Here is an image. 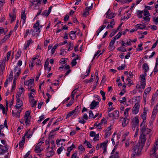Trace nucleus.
<instances>
[{
	"instance_id": "0e129e2a",
	"label": "nucleus",
	"mask_w": 158,
	"mask_h": 158,
	"mask_svg": "<svg viewBox=\"0 0 158 158\" xmlns=\"http://www.w3.org/2000/svg\"><path fill=\"white\" fill-rule=\"evenodd\" d=\"M118 145H117L116 144L114 147V149H113V150H112L111 153V154H113L115 151V150H116V149L117 148V147Z\"/></svg>"
},
{
	"instance_id": "603ef678",
	"label": "nucleus",
	"mask_w": 158,
	"mask_h": 158,
	"mask_svg": "<svg viewBox=\"0 0 158 158\" xmlns=\"http://www.w3.org/2000/svg\"><path fill=\"white\" fill-rule=\"evenodd\" d=\"M11 52L9 51L7 53L6 61H8L9 59V57L10 56Z\"/></svg>"
},
{
	"instance_id": "39448f33",
	"label": "nucleus",
	"mask_w": 158,
	"mask_h": 158,
	"mask_svg": "<svg viewBox=\"0 0 158 158\" xmlns=\"http://www.w3.org/2000/svg\"><path fill=\"white\" fill-rule=\"evenodd\" d=\"M146 135L144 134H141L140 136V139L137 143L140 144V145H142L144 146L146 140L145 137Z\"/></svg>"
},
{
	"instance_id": "4be33fe9",
	"label": "nucleus",
	"mask_w": 158,
	"mask_h": 158,
	"mask_svg": "<svg viewBox=\"0 0 158 158\" xmlns=\"http://www.w3.org/2000/svg\"><path fill=\"white\" fill-rule=\"evenodd\" d=\"M25 141V138L24 137H23L22 138V140L19 142V146L20 148H22L23 146Z\"/></svg>"
},
{
	"instance_id": "a19ab883",
	"label": "nucleus",
	"mask_w": 158,
	"mask_h": 158,
	"mask_svg": "<svg viewBox=\"0 0 158 158\" xmlns=\"http://www.w3.org/2000/svg\"><path fill=\"white\" fill-rule=\"evenodd\" d=\"M30 112L29 110L27 111L25 113V115L24 117V118H28V117L30 115Z\"/></svg>"
},
{
	"instance_id": "e2e57ef3",
	"label": "nucleus",
	"mask_w": 158,
	"mask_h": 158,
	"mask_svg": "<svg viewBox=\"0 0 158 158\" xmlns=\"http://www.w3.org/2000/svg\"><path fill=\"white\" fill-rule=\"evenodd\" d=\"M33 94L34 95V93H32V92H31L29 94H28V96L30 99H33L34 97L33 96Z\"/></svg>"
},
{
	"instance_id": "9d476101",
	"label": "nucleus",
	"mask_w": 158,
	"mask_h": 158,
	"mask_svg": "<svg viewBox=\"0 0 158 158\" xmlns=\"http://www.w3.org/2000/svg\"><path fill=\"white\" fill-rule=\"evenodd\" d=\"M119 112L118 110H115L112 113L108 114V116L114 119H116L117 117H119Z\"/></svg>"
},
{
	"instance_id": "20e7f679",
	"label": "nucleus",
	"mask_w": 158,
	"mask_h": 158,
	"mask_svg": "<svg viewBox=\"0 0 158 158\" xmlns=\"http://www.w3.org/2000/svg\"><path fill=\"white\" fill-rule=\"evenodd\" d=\"M81 106H77L76 107L75 109L72 110V111L69 112L67 115L66 118L67 119V118H69L70 116L73 115L75 116L76 115H77L78 114L80 110Z\"/></svg>"
},
{
	"instance_id": "dca6fc26",
	"label": "nucleus",
	"mask_w": 158,
	"mask_h": 158,
	"mask_svg": "<svg viewBox=\"0 0 158 158\" xmlns=\"http://www.w3.org/2000/svg\"><path fill=\"white\" fill-rule=\"evenodd\" d=\"M99 104L98 102H96L95 100H94L90 105V109H94Z\"/></svg>"
},
{
	"instance_id": "a18cd8bd",
	"label": "nucleus",
	"mask_w": 158,
	"mask_h": 158,
	"mask_svg": "<svg viewBox=\"0 0 158 158\" xmlns=\"http://www.w3.org/2000/svg\"><path fill=\"white\" fill-rule=\"evenodd\" d=\"M45 118V117L44 115H42L40 117V119L38 121V123H40Z\"/></svg>"
},
{
	"instance_id": "2f4dec72",
	"label": "nucleus",
	"mask_w": 158,
	"mask_h": 158,
	"mask_svg": "<svg viewBox=\"0 0 158 158\" xmlns=\"http://www.w3.org/2000/svg\"><path fill=\"white\" fill-rule=\"evenodd\" d=\"M114 17V14H112V13L109 14H107L106 15V18L111 19Z\"/></svg>"
},
{
	"instance_id": "ddd939ff",
	"label": "nucleus",
	"mask_w": 158,
	"mask_h": 158,
	"mask_svg": "<svg viewBox=\"0 0 158 158\" xmlns=\"http://www.w3.org/2000/svg\"><path fill=\"white\" fill-rule=\"evenodd\" d=\"M42 144V142H40L38 143L36 146H35V151L36 152V153L41 152L42 150V149L40 148V147Z\"/></svg>"
},
{
	"instance_id": "2eb2a0df",
	"label": "nucleus",
	"mask_w": 158,
	"mask_h": 158,
	"mask_svg": "<svg viewBox=\"0 0 158 158\" xmlns=\"http://www.w3.org/2000/svg\"><path fill=\"white\" fill-rule=\"evenodd\" d=\"M5 149L2 148H0V155H2L6 152H8V146L7 145H5Z\"/></svg>"
},
{
	"instance_id": "4468645a",
	"label": "nucleus",
	"mask_w": 158,
	"mask_h": 158,
	"mask_svg": "<svg viewBox=\"0 0 158 158\" xmlns=\"http://www.w3.org/2000/svg\"><path fill=\"white\" fill-rule=\"evenodd\" d=\"M52 6H51L48 9V11L47 10H44L42 13V15L43 16H45L46 17H48L50 13L52 8Z\"/></svg>"
},
{
	"instance_id": "c9c22d12",
	"label": "nucleus",
	"mask_w": 158,
	"mask_h": 158,
	"mask_svg": "<svg viewBox=\"0 0 158 158\" xmlns=\"http://www.w3.org/2000/svg\"><path fill=\"white\" fill-rule=\"evenodd\" d=\"M77 89H75L74 90L72 93V95H71L72 99V101H73L74 99V94H75L76 92L75 91Z\"/></svg>"
},
{
	"instance_id": "a211bd4d",
	"label": "nucleus",
	"mask_w": 158,
	"mask_h": 158,
	"mask_svg": "<svg viewBox=\"0 0 158 158\" xmlns=\"http://www.w3.org/2000/svg\"><path fill=\"white\" fill-rule=\"evenodd\" d=\"M158 95V89L156 91L155 93L153 94L152 96V98L151 99V104H152V105H153V103L154 102L155 98L157 97Z\"/></svg>"
},
{
	"instance_id": "7ed1b4c3",
	"label": "nucleus",
	"mask_w": 158,
	"mask_h": 158,
	"mask_svg": "<svg viewBox=\"0 0 158 158\" xmlns=\"http://www.w3.org/2000/svg\"><path fill=\"white\" fill-rule=\"evenodd\" d=\"M143 147V145H140V144L137 143L135 145L133 148V152L135 153L138 156H139L141 154V151Z\"/></svg>"
},
{
	"instance_id": "49530a36",
	"label": "nucleus",
	"mask_w": 158,
	"mask_h": 158,
	"mask_svg": "<svg viewBox=\"0 0 158 158\" xmlns=\"http://www.w3.org/2000/svg\"><path fill=\"white\" fill-rule=\"evenodd\" d=\"M77 59H73L71 62V64L73 66H75L77 64V62L76 61Z\"/></svg>"
},
{
	"instance_id": "473e14b6",
	"label": "nucleus",
	"mask_w": 158,
	"mask_h": 158,
	"mask_svg": "<svg viewBox=\"0 0 158 158\" xmlns=\"http://www.w3.org/2000/svg\"><path fill=\"white\" fill-rule=\"evenodd\" d=\"M84 144H86L87 146L89 148H92V146L89 142H88L86 140L84 142Z\"/></svg>"
},
{
	"instance_id": "1a4fd4ad",
	"label": "nucleus",
	"mask_w": 158,
	"mask_h": 158,
	"mask_svg": "<svg viewBox=\"0 0 158 158\" xmlns=\"http://www.w3.org/2000/svg\"><path fill=\"white\" fill-rule=\"evenodd\" d=\"M108 142V141H106L101 143L100 148L101 150H103V153L106 152L107 147V144Z\"/></svg>"
},
{
	"instance_id": "69168bd1",
	"label": "nucleus",
	"mask_w": 158,
	"mask_h": 158,
	"mask_svg": "<svg viewBox=\"0 0 158 158\" xmlns=\"http://www.w3.org/2000/svg\"><path fill=\"white\" fill-rule=\"evenodd\" d=\"M60 51L61 52H60V55H64L66 52V51H64V49H61L60 50Z\"/></svg>"
},
{
	"instance_id": "de8ad7c7",
	"label": "nucleus",
	"mask_w": 158,
	"mask_h": 158,
	"mask_svg": "<svg viewBox=\"0 0 158 158\" xmlns=\"http://www.w3.org/2000/svg\"><path fill=\"white\" fill-rule=\"evenodd\" d=\"M20 55H21V52H19V51H18L16 55L15 59H18L20 56Z\"/></svg>"
},
{
	"instance_id": "5701e85b",
	"label": "nucleus",
	"mask_w": 158,
	"mask_h": 158,
	"mask_svg": "<svg viewBox=\"0 0 158 158\" xmlns=\"http://www.w3.org/2000/svg\"><path fill=\"white\" fill-rule=\"evenodd\" d=\"M31 42L32 40L31 39H30L29 40H27L26 43L24 44V47L25 50L29 46L31 43Z\"/></svg>"
},
{
	"instance_id": "338daca9",
	"label": "nucleus",
	"mask_w": 158,
	"mask_h": 158,
	"mask_svg": "<svg viewBox=\"0 0 158 158\" xmlns=\"http://www.w3.org/2000/svg\"><path fill=\"white\" fill-rule=\"evenodd\" d=\"M96 134L95 132L93 131H91L90 132V136L91 137H93L95 136Z\"/></svg>"
},
{
	"instance_id": "774afa93",
	"label": "nucleus",
	"mask_w": 158,
	"mask_h": 158,
	"mask_svg": "<svg viewBox=\"0 0 158 158\" xmlns=\"http://www.w3.org/2000/svg\"><path fill=\"white\" fill-rule=\"evenodd\" d=\"M154 21L156 25H157L158 24V16L154 19Z\"/></svg>"
},
{
	"instance_id": "393cba45",
	"label": "nucleus",
	"mask_w": 158,
	"mask_h": 158,
	"mask_svg": "<svg viewBox=\"0 0 158 158\" xmlns=\"http://www.w3.org/2000/svg\"><path fill=\"white\" fill-rule=\"evenodd\" d=\"M37 101L34 99H32L31 100V105L32 107H34L35 106L37 103Z\"/></svg>"
},
{
	"instance_id": "0eeeda50",
	"label": "nucleus",
	"mask_w": 158,
	"mask_h": 158,
	"mask_svg": "<svg viewBox=\"0 0 158 158\" xmlns=\"http://www.w3.org/2000/svg\"><path fill=\"white\" fill-rule=\"evenodd\" d=\"M158 149H157L156 148H155L153 147L152 148L150 152V155L151 158H155V157L158 156L156 152V151Z\"/></svg>"
},
{
	"instance_id": "bb28decb",
	"label": "nucleus",
	"mask_w": 158,
	"mask_h": 158,
	"mask_svg": "<svg viewBox=\"0 0 158 158\" xmlns=\"http://www.w3.org/2000/svg\"><path fill=\"white\" fill-rule=\"evenodd\" d=\"M144 111L142 114V118L143 120H145L147 116V113L145 111V110Z\"/></svg>"
},
{
	"instance_id": "4c0bfd02",
	"label": "nucleus",
	"mask_w": 158,
	"mask_h": 158,
	"mask_svg": "<svg viewBox=\"0 0 158 158\" xmlns=\"http://www.w3.org/2000/svg\"><path fill=\"white\" fill-rule=\"evenodd\" d=\"M93 76L92 75H91V78H90V79L89 80H85V82L87 83H88L93 82L94 81V78H93Z\"/></svg>"
},
{
	"instance_id": "680f3d73",
	"label": "nucleus",
	"mask_w": 158,
	"mask_h": 158,
	"mask_svg": "<svg viewBox=\"0 0 158 158\" xmlns=\"http://www.w3.org/2000/svg\"><path fill=\"white\" fill-rule=\"evenodd\" d=\"M95 75H96V80L95 81L96 82V83H97L98 82V80H99V77H98V73L97 72L95 73Z\"/></svg>"
},
{
	"instance_id": "72a5a7b5",
	"label": "nucleus",
	"mask_w": 158,
	"mask_h": 158,
	"mask_svg": "<svg viewBox=\"0 0 158 158\" xmlns=\"http://www.w3.org/2000/svg\"><path fill=\"white\" fill-rule=\"evenodd\" d=\"M148 88H147V89H146L144 93L143 94V99H146L147 97V95L148 94V90L147 89Z\"/></svg>"
},
{
	"instance_id": "f03ea898",
	"label": "nucleus",
	"mask_w": 158,
	"mask_h": 158,
	"mask_svg": "<svg viewBox=\"0 0 158 158\" xmlns=\"http://www.w3.org/2000/svg\"><path fill=\"white\" fill-rule=\"evenodd\" d=\"M148 7V6H145V9L141 11L138 10L137 11V14L138 17L139 18H142V14L143 13V15L145 17H143L144 20L148 21V11L147 8Z\"/></svg>"
},
{
	"instance_id": "cd10ccee",
	"label": "nucleus",
	"mask_w": 158,
	"mask_h": 158,
	"mask_svg": "<svg viewBox=\"0 0 158 158\" xmlns=\"http://www.w3.org/2000/svg\"><path fill=\"white\" fill-rule=\"evenodd\" d=\"M115 40L114 38H112L111 41L110 42L109 44V46L110 47H111L113 46L114 44Z\"/></svg>"
},
{
	"instance_id": "f8f14e48",
	"label": "nucleus",
	"mask_w": 158,
	"mask_h": 158,
	"mask_svg": "<svg viewBox=\"0 0 158 158\" xmlns=\"http://www.w3.org/2000/svg\"><path fill=\"white\" fill-rule=\"evenodd\" d=\"M133 124L135 126L134 127L135 128H138L139 127V120L137 116H136L134 118L133 121Z\"/></svg>"
},
{
	"instance_id": "aec40b11",
	"label": "nucleus",
	"mask_w": 158,
	"mask_h": 158,
	"mask_svg": "<svg viewBox=\"0 0 158 158\" xmlns=\"http://www.w3.org/2000/svg\"><path fill=\"white\" fill-rule=\"evenodd\" d=\"M135 27L137 29H143L145 28V26L143 24H138L135 25Z\"/></svg>"
},
{
	"instance_id": "3c124183",
	"label": "nucleus",
	"mask_w": 158,
	"mask_h": 158,
	"mask_svg": "<svg viewBox=\"0 0 158 158\" xmlns=\"http://www.w3.org/2000/svg\"><path fill=\"white\" fill-rule=\"evenodd\" d=\"M93 4L92 3L91 4V5L89 7H86L85 8V10H86L89 11L90 10H91L93 8Z\"/></svg>"
},
{
	"instance_id": "58836bf2",
	"label": "nucleus",
	"mask_w": 158,
	"mask_h": 158,
	"mask_svg": "<svg viewBox=\"0 0 158 158\" xmlns=\"http://www.w3.org/2000/svg\"><path fill=\"white\" fill-rule=\"evenodd\" d=\"M13 77V73L12 71H11L10 72V74L9 76V77L7 79L8 80H9L10 81H11Z\"/></svg>"
},
{
	"instance_id": "ea45409f",
	"label": "nucleus",
	"mask_w": 158,
	"mask_h": 158,
	"mask_svg": "<svg viewBox=\"0 0 158 158\" xmlns=\"http://www.w3.org/2000/svg\"><path fill=\"white\" fill-rule=\"evenodd\" d=\"M94 114L93 113V112L92 110H90L89 111V118H93V117H94Z\"/></svg>"
},
{
	"instance_id": "864d4df0",
	"label": "nucleus",
	"mask_w": 158,
	"mask_h": 158,
	"mask_svg": "<svg viewBox=\"0 0 158 158\" xmlns=\"http://www.w3.org/2000/svg\"><path fill=\"white\" fill-rule=\"evenodd\" d=\"M78 149L81 151L84 152L85 151V148L82 145H80L79 146Z\"/></svg>"
},
{
	"instance_id": "bf43d9fd",
	"label": "nucleus",
	"mask_w": 158,
	"mask_h": 158,
	"mask_svg": "<svg viewBox=\"0 0 158 158\" xmlns=\"http://www.w3.org/2000/svg\"><path fill=\"white\" fill-rule=\"evenodd\" d=\"M158 40H157L153 45L152 48L151 49V50H152V49L154 48L158 44Z\"/></svg>"
},
{
	"instance_id": "09e8293b",
	"label": "nucleus",
	"mask_w": 158,
	"mask_h": 158,
	"mask_svg": "<svg viewBox=\"0 0 158 158\" xmlns=\"http://www.w3.org/2000/svg\"><path fill=\"white\" fill-rule=\"evenodd\" d=\"M40 23L38 21H37L36 23L35 24H34L33 27L34 29L37 27H38Z\"/></svg>"
},
{
	"instance_id": "5fc2aeb1",
	"label": "nucleus",
	"mask_w": 158,
	"mask_h": 158,
	"mask_svg": "<svg viewBox=\"0 0 158 158\" xmlns=\"http://www.w3.org/2000/svg\"><path fill=\"white\" fill-rule=\"evenodd\" d=\"M150 28L152 29L153 30H156L157 29V27L154 25H151V26L149 27V28Z\"/></svg>"
},
{
	"instance_id": "b1692460",
	"label": "nucleus",
	"mask_w": 158,
	"mask_h": 158,
	"mask_svg": "<svg viewBox=\"0 0 158 158\" xmlns=\"http://www.w3.org/2000/svg\"><path fill=\"white\" fill-rule=\"evenodd\" d=\"M21 73V69H18V71L16 73L15 75L14 76V79L17 80L18 77L19 76V74Z\"/></svg>"
},
{
	"instance_id": "6e6d98bb",
	"label": "nucleus",
	"mask_w": 158,
	"mask_h": 158,
	"mask_svg": "<svg viewBox=\"0 0 158 158\" xmlns=\"http://www.w3.org/2000/svg\"><path fill=\"white\" fill-rule=\"evenodd\" d=\"M146 127L145 126H143L141 129V131L142 132V134H145L144 132L146 131Z\"/></svg>"
},
{
	"instance_id": "423d86ee",
	"label": "nucleus",
	"mask_w": 158,
	"mask_h": 158,
	"mask_svg": "<svg viewBox=\"0 0 158 158\" xmlns=\"http://www.w3.org/2000/svg\"><path fill=\"white\" fill-rule=\"evenodd\" d=\"M158 110V103H157L156 105L154 107V108L152 111V114L151 116V119H152V120L151 121V122L153 121L154 120L157 113Z\"/></svg>"
},
{
	"instance_id": "e433bc0d",
	"label": "nucleus",
	"mask_w": 158,
	"mask_h": 158,
	"mask_svg": "<svg viewBox=\"0 0 158 158\" xmlns=\"http://www.w3.org/2000/svg\"><path fill=\"white\" fill-rule=\"evenodd\" d=\"M122 34V33L120 32H119L118 34L116 35L114 37H113V38H114L115 40H116V39H118L119 38H120Z\"/></svg>"
},
{
	"instance_id": "79ce46f5",
	"label": "nucleus",
	"mask_w": 158,
	"mask_h": 158,
	"mask_svg": "<svg viewBox=\"0 0 158 158\" xmlns=\"http://www.w3.org/2000/svg\"><path fill=\"white\" fill-rule=\"evenodd\" d=\"M99 140V134H98L96 135L93 138L94 141H97Z\"/></svg>"
},
{
	"instance_id": "c03bdc74",
	"label": "nucleus",
	"mask_w": 158,
	"mask_h": 158,
	"mask_svg": "<svg viewBox=\"0 0 158 158\" xmlns=\"http://www.w3.org/2000/svg\"><path fill=\"white\" fill-rule=\"evenodd\" d=\"M117 155L119 156V152H116L114 155L110 156L109 158H116L115 156H117Z\"/></svg>"
},
{
	"instance_id": "f704fd0d",
	"label": "nucleus",
	"mask_w": 158,
	"mask_h": 158,
	"mask_svg": "<svg viewBox=\"0 0 158 158\" xmlns=\"http://www.w3.org/2000/svg\"><path fill=\"white\" fill-rule=\"evenodd\" d=\"M64 148L63 146H61L58 148L57 150V152L58 154H60L62 151L64 149Z\"/></svg>"
},
{
	"instance_id": "a878e982",
	"label": "nucleus",
	"mask_w": 158,
	"mask_h": 158,
	"mask_svg": "<svg viewBox=\"0 0 158 158\" xmlns=\"http://www.w3.org/2000/svg\"><path fill=\"white\" fill-rule=\"evenodd\" d=\"M54 153V152L52 150L47 153V156L48 157H50V156L53 155Z\"/></svg>"
},
{
	"instance_id": "412c9836",
	"label": "nucleus",
	"mask_w": 158,
	"mask_h": 158,
	"mask_svg": "<svg viewBox=\"0 0 158 158\" xmlns=\"http://www.w3.org/2000/svg\"><path fill=\"white\" fill-rule=\"evenodd\" d=\"M127 118L126 117L124 118L123 120L122 123V126L123 127L126 126L128 123Z\"/></svg>"
},
{
	"instance_id": "7c9ffc66",
	"label": "nucleus",
	"mask_w": 158,
	"mask_h": 158,
	"mask_svg": "<svg viewBox=\"0 0 158 158\" xmlns=\"http://www.w3.org/2000/svg\"><path fill=\"white\" fill-rule=\"evenodd\" d=\"M100 93L102 97V100H105L106 99V97H105L106 94L102 90L100 91Z\"/></svg>"
},
{
	"instance_id": "c85d7f7f",
	"label": "nucleus",
	"mask_w": 158,
	"mask_h": 158,
	"mask_svg": "<svg viewBox=\"0 0 158 158\" xmlns=\"http://www.w3.org/2000/svg\"><path fill=\"white\" fill-rule=\"evenodd\" d=\"M9 16L10 18L11 22V23L13 22L15 19L16 17L13 15H12L11 14H9Z\"/></svg>"
},
{
	"instance_id": "8fccbe9b",
	"label": "nucleus",
	"mask_w": 158,
	"mask_h": 158,
	"mask_svg": "<svg viewBox=\"0 0 158 158\" xmlns=\"http://www.w3.org/2000/svg\"><path fill=\"white\" fill-rule=\"evenodd\" d=\"M125 65H122L121 66H120V67H118L117 68V69L119 70H123L125 68Z\"/></svg>"
},
{
	"instance_id": "6e6552de",
	"label": "nucleus",
	"mask_w": 158,
	"mask_h": 158,
	"mask_svg": "<svg viewBox=\"0 0 158 158\" xmlns=\"http://www.w3.org/2000/svg\"><path fill=\"white\" fill-rule=\"evenodd\" d=\"M140 104L139 103H135L132 109V112L133 114H136L138 112Z\"/></svg>"
},
{
	"instance_id": "6ab92c4d",
	"label": "nucleus",
	"mask_w": 158,
	"mask_h": 158,
	"mask_svg": "<svg viewBox=\"0 0 158 158\" xmlns=\"http://www.w3.org/2000/svg\"><path fill=\"white\" fill-rule=\"evenodd\" d=\"M76 33V31H71L69 33V37L70 38L73 40L76 38V34L75 33Z\"/></svg>"
},
{
	"instance_id": "4d7b16f0",
	"label": "nucleus",
	"mask_w": 158,
	"mask_h": 158,
	"mask_svg": "<svg viewBox=\"0 0 158 158\" xmlns=\"http://www.w3.org/2000/svg\"><path fill=\"white\" fill-rule=\"evenodd\" d=\"M122 100H119V102H120V103H124L126 102V98L125 97L122 98Z\"/></svg>"
},
{
	"instance_id": "9b49d317",
	"label": "nucleus",
	"mask_w": 158,
	"mask_h": 158,
	"mask_svg": "<svg viewBox=\"0 0 158 158\" xmlns=\"http://www.w3.org/2000/svg\"><path fill=\"white\" fill-rule=\"evenodd\" d=\"M16 100L17 103L15 107L16 108L19 109L23 105V103L22 101L19 98H16Z\"/></svg>"
},
{
	"instance_id": "c756f323",
	"label": "nucleus",
	"mask_w": 158,
	"mask_h": 158,
	"mask_svg": "<svg viewBox=\"0 0 158 158\" xmlns=\"http://www.w3.org/2000/svg\"><path fill=\"white\" fill-rule=\"evenodd\" d=\"M58 46V44H56L53 48H52L51 50V53L52 54H53L55 52V50L56 49Z\"/></svg>"
},
{
	"instance_id": "13d9d810",
	"label": "nucleus",
	"mask_w": 158,
	"mask_h": 158,
	"mask_svg": "<svg viewBox=\"0 0 158 158\" xmlns=\"http://www.w3.org/2000/svg\"><path fill=\"white\" fill-rule=\"evenodd\" d=\"M48 65H49V62L47 60H46L45 62V64L44 65V69H46L47 68V67H48Z\"/></svg>"
},
{
	"instance_id": "f257e3e1",
	"label": "nucleus",
	"mask_w": 158,
	"mask_h": 158,
	"mask_svg": "<svg viewBox=\"0 0 158 158\" xmlns=\"http://www.w3.org/2000/svg\"><path fill=\"white\" fill-rule=\"evenodd\" d=\"M142 68L144 70V72L143 74L140 75V79L141 80V83L142 87L144 88L146 85V77L147 76V72L148 69V66L147 64L144 63L142 66Z\"/></svg>"
},
{
	"instance_id": "052dcab7",
	"label": "nucleus",
	"mask_w": 158,
	"mask_h": 158,
	"mask_svg": "<svg viewBox=\"0 0 158 158\" xmlns=\"http://www.w3.org/2000/svg\"><path fill=\"white\" fill-rule=\"evenodd\" d=\"M25 119H24V122L26 124H29V121L28 120V118H25Z\"/></svg>"
},
{
	"instance_id": "f3484780",
	"label": "nucleus",
	"mask_w": 158,
	"mask_h": 158,
	"mask_svg": "<svg viewBox=\"0 0 158 158\" xmlns=\"http://www.w3.org/2000/svg\"><path fill=\"white\" fill-rule=\"evenodd\" d=\"M25 10L23 11L21 13V19L23 20V24H24L25 22V20L26 19V15L25 14Z\"/></svg>"
},
{
	"instance_id": "37998d69",
	"label": "nucleus",
	"mask_w": 158,
	"mask_h": 158,
	"mask_svg": "<svg viewBox=\"0 0 158 158\" xmlns=\"http://www.w3.org/2000/svg\"><path fill=\"white\" fill-rule=\"evenodd\" d=\"M106 27L105 25H102L101 27V28L99 29L98 32L97 33V35H98L99 34V33L100 32L102 31L105 27Z\"/></svg>"
}]
</instances>
